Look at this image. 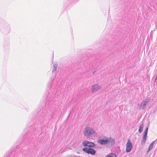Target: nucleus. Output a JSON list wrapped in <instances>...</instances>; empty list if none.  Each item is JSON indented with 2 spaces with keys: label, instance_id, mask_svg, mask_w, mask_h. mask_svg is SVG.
<instances>
[{
  "label": "nucleus",
  "instance_id": "f257e3e1",
  "mask_svg": "<svg viewBox=\"0 0 157 157\" xmlns=\"http://www.w3.org/2000/svg\"><path fill=\"white\" fill-rule=\"evenodd\" d=\"M98 142L102 145L108 144H111L114 143V140L111 138L105 137L103 139H99L98 140Z\"/></svg>",
  "mask_w": 157,
  "mask_h": 157
},
{
  "label": "nucleus",
  "instance_id": "f03ea898",
  "mask_svg": "<svg viewBox=\"0 0 157 157\" xmlns=\"http://www.w3.org/2000/svg\"><path fill=\"white\" fill-rule=\"evenodd\" d=\"M94 131L89 127H86L85 131L84 132V135L86 136H89L94 133Z\"/></svg>",
  "mask_w": 157,
  "mask_h": 157
},
{
  "label": "nucleus",
  "instance_id": "7ed1b4c3",
  "mask_svg": "<svg viewBox=\"0 0 157 157\" xmlns=\"http://www.w3.org/2000/svg\"><path fill=\"white\" fill-rule=\"evenodd\" d=\"M82 150L88 154H90L92 155H94L95 153V151L94 150L90 148H84L82 149Z\"/></svg>",
  "mask_w": 157,
  "mask_h": 157
},
{
  "label": "nucleus",
  "instance_id": "20e7f679",
  "mask_svg": "<svg viewBox=\"0 0 157 157\" xmlns=\"http://www.w3.org/2000/svg\"><path fill=\"white\" fill-rule=\"evenodd\" d=\"M132 145L130 139H128L126 144V151L127 152H129L132 149Z\"/></svg>",
  "mask_w": 157,
  "mask_h": 157
},
{
  "label": "nucleus",
  "instance_id": "39448f33",
  "mask_svg": "<svg viewBox=\"0 0 157 157\" xmlns=\"http://www.w3.org/2000/svg\"><path fill=\"white\" fill-rule=\"evenodd\" d=\"M82 144L85 147H93L94 146V143L86 141H83L82 142Z\"/></svg>",
  "mask_w": 157,
  "mask_h": 157
},
{
  "label": "nucleus",
  "instance_id": "423d86ee",
  "mask_svg": "<svg viewBox=\"0 0 157 157\" xmlns=\"http://www.w3.org/2000/svg\"><path fill=\"white\" fill-rule=\"evenodd\" d=\"M105 157H116V155L114 153H111Z\"/></svg>",
  "mask_w": 157,
  "mask_h": 157
},
{
  "label": "nucleus",
  "instance_id": "0eeeda50",
  "mask_svg": "<svg viewBox=\"0 0 157 157\" xmlns=\"http://www.w3.org/2000/svg\"><path fill=\"white\" fill-rule=\"evenodd\" d=\"M153 144H154V143H151L150 144V145H149V146L148 149V152H149L150 150H151L152 149L153 147Z\"/></svg>",
  "mask_w": 157,
  "mask_h": 157
},
{
  "label": "nucleus",
  "instance_id": "6e6552de",
  "mask_svg": "<svg viewBox=\"0 0 157 157\" xmlns=\"http://www.w3.org/2000/svg\"><path fill=\"white\" fill-rule=\"evenodd\" d=\"M143 125H141V126H140V128H139V132L141 133L143 130Z\"/></svg>",
  "mask_w": 157,
  "mask_h": 157
},
{
  "label": "nucleus",
  "instance_id": "1a4fd4ad",
  "mask_svg": "<svg viewBox=\"0 0 157 157\" xmlns=\"http://www.w3.org/2000/svg\"><path fill=\"white\" fill-rule=\"evenodd\" d=\"M147 134L144 133V141L145 142L146 140V138L147 137Z\"/></svg>",
  "mask_w": 157,
  "mask_h": 157
},
{
  "label": "nucleus",
  "instance_id": "9d476101",
  "mask_svg": "<svg viewBox=\"0 0 157 157\" xmlns=\"http://www.w3.org/2000/svg\"><path fill=\"white\" fill-rule=\"evenodd\" d=\"M148 102V101H144V104H143V106H144L146 105L147 104V103Z\"/></svg>",
  "mask_w": 157,
  "mask_h": 157
},
{
  "label": "nucleus",
  "instance_id": "9b49d317",
  "mask_svg": "<svg viewBox=\"0 0 157 157\" xmlns=\"http://www.w3.org/2000/svg\"><path fill=\"white\" fill-rule=\"evenodd\" d=\"M148 128H147L145 130L144 133L147 134Z\"/></svg>",
  "mask_w": 157,
  "mask_h": 157
},
{
  "label": "nucleus",
  "instance_id": "f8f14e48",
  "mask_svg": "<svg viewBox=\"0 0 157 157\" xmlns=\"http://www.w3.org/2000/svg\"><path fill=\"white\" fill-rule=\"evenodd\" d=\"M97 86H95L94 87H95Z\"/></svg>",
  "mask_w": 157,
  "mask_h": 157
}]
</instances>
